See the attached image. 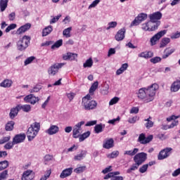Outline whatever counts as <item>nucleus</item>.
Returning a JSON list of instances; mask_svg holds the SVG:
<instances>
[{
	"instance_id": "obj_1",
	"label": "nucleus",
	"mask_w": 180,
	"mask_h": 180,
	"mask_svg": "<svg viewBox=\"0 0 180 180\" xmlns=\"http://www.w3.org/2000/svg\"><path fill=\"white\" fill-rule=\"evenodd\" d=\"M158 89H160V85L154 83L147 87L139 89L137 96L139 99H141L145 103H150V102H153L155 99V94Z\"/></svg>"
},
{
	"instance_id": "obj_2",
	"label": "nucleus",
	"mask_w": 180,
	"mask_h": 180,
	"mask_svg": "<svg viewBox=\"0 0 180 180\" xmlns=\"http://www.w3.org/2000/svg\"><path fill=\"white\" fill-rule=\"evenodd\" d=\"M39 131H40V123L34 122L32 124L27 131L28 141H32L39 134Z\"/></svg>"
},
{
	"instance_id": "obj_3",
	"label": "nucleus",
	"mask_w": 180,
	"mask_h": 180,
	"mask_svg": "<svg viewBox=\"0 0 180 180\" xmlns=\"http://www.w3.org/2000/svg\"><path fill=\"white\" fill-rule=\"evenodd\" d=\"M82 103L85 110H94L98 106V103L96 101L91 100V94L83 97Z\"/></svg>"
},
{
	"instance_id": "obj_4",
	"label": "nucleus",
	"mask_w": 180,
	"mask_h": 180,
	"mask_svg": "<svg viewBox=\"0 0 180 180\" xmlns=\"http://www.w3.org/2000/svg\"><path fill=\"white\" fill-rule=\"evenodd\" d=\"M29 44H30V37L25 35L18 41L17 49L19 51H25V49L29 47Z\"/></svg>"
},
{
	"instance_id": "obj_5",
	"label": "nucleus",
	"mask_w": 180,
	"mask_h": 180,
	"mask_svg": "<svg viewBox=\"0 0 180 180\" xmlns=\"http://www.w3.org/2000/svg\"><path fill=\"white\" fill-rule=\"evenodd\" d=\"M158 26H160V22L156 24L150 20L149 21L142 24L141 29L142 30H144V32H155V30L158 29Z\"/></svg>"
},
{
	"instance_id": "obj_6",
	"label": "nucleus",
	"mask_w": 180,
	"mask_h": 180,
	"mask_svg": "<svg viewBox=\"0 0 180 180\" xmlns=\"http://www.w3.org/2000/svg\"><path fill=\"white\" fill-rule=\"evenodd\" d=\"M85 124L84 121H81L76 124L72 130V137L73 139H78L81 134V131L82 130V128H81L82 126Z\"/></svg>"
},
{
	"instance_id": "obj_7",
	"label": "nucleus",
	"mask_w": 180,
	"mask_h": 180,
	"mask_svg": "<svg viewBox=\"0 0 180 180\" xmlns=\"http://www.w3.org/2000/svg\"><path fill=\"white\" fill-rule=\"evenodd\" d=\"M147 13H141L138 15L137 17L135 18L134 20H133L131 23V26H139L141 22H144V20H147Z\"/></svg>"
},
{
	"instance_id": "obj_8",
	"label": "nucleus",
	"mask_w": 180,
	"mask_h": 180,
	"mask_svg": "<svg viewBox=\"0 0 180 180\" xmlns=\"http://www.w3.org/2000/svg\"><path fill=\"white\" fill-rule=\"evenodd\" d=\"M162 18V13L160 11L153 13L152 14L149 15V19L153 23L157 25L159 22V25H161V19Z\"/></svg>"
},
{
	"instance_id": "obj_9",
	"label": "nucleus",
	"mask_w": 180,
	"mask_h": 180,
	"mask_svg": "<svg viewBox=\"0 0 180 180\" xmlns=\"http://www.w3.org/2000/svg\"><path fill=\"white\" fill-rule=\"evenodd\" d=\"M147 160V153L144 152L139 153L134 157V162H136V164L141 165L143 162H144Z\"/></svg>"
},
{
	"instance_id": "obj_10",
	"label": "nucleus",
	"mask_w": 180,
	"mask_h": 180,
	"mask_svg": "<svg viewBox=\"0 0 180 180\" xmlns=\"http://www.w3.org/2000/svg\"><path fill=\"white\" fill-rule=\"evenodd\" d=\"M165 34H167V30H162L155 34L150 40L151 46H155V44H157V41H158L162 36H165Z\"/></svg>"
},
{
	"instance_id": "obj_11",
	"label": "nucleus",
	"mask_w": 180,
	"mask_h": 180,
	"mask_svg": "<svg viewBox=\"0 0 180 180\" xmlns=\"http://www.w3.org/2000/svg\"><path fill=\"white\" fill-rule=\"evenodd\" d=\"M65 65V63H56L53 65H51L49 70L48 73L49 75H56L57 72H58V70L60 68H63Z\"/></svg>"
},
{
	"instance_id": "obj_12",
	"label": "nucleus",
	"mask_w": 180,
	"mask_h": 180,
	"mask_svg": "<svg viewBox=\"0 0 180 180\" xmlns=\"http://www.w3.org/2000/svg\"><path fill=\"white\" fill-rule=\"evenodd\" d=\"M171 151H172V148H166L162 150L158 156V160H165V158H168L169 155H171Z\"/></svg>"
},
{
	"instance_id": "obj_13",
	"label": "nucleus",
	"mask_w": 180,
	"mask_h": 180,
	"mask_svg": "<svg viewBox=\"0 0 180 180\" xmlns=\"http://www.w3.org/2000/svg\"><path fill=\"white\" fill-rule=\"evenodd\" d=\"M153 135H149L148 137H146L145 134H141L138 138V141L140 144H148V143L153 140Z\"/></svg>"
},
{
	"instance_id": "obj_14",
	"label": "nucleus",
	"mask_w": 180,
	"mask_h": 180,
	"mask_svg": "<svg viewBox=\"0 0 180 180\" xmlns=\"http://www.w3.org/2000/svg\"><path fill=\"white\" fill-rule=\"evenodd\" d=\"M25 140H26V134L25 133L16 134L13 138V141L15 145L20 144V143H23Z\"/></svg>"
},
{
	"instance_id": "obj_15",
	"label": "nucleus",
	"mask_w": 180,
	"mask_h": 180,
	"mask_svg": "<svg viewBox=\"0 0 180 180\" xmlns=\"http://www.w3.org/2000/svg\"><path fill=\"white\" fill-rule=\"evenodd\" d=\"M25 102L30 103L31 105H35L37 102H39V97H36L33 94H30L24 98Z\"/></svg>"
},
{
	"instance_id": "obj_16",
	"label": "nucleus",
	"mask_w": 180,
	"mask_h": 180,
	"mask_svg": "<svg viewBox=\"0 0 180 180\" xmlns=\"http://www.w3.org/2000/svg\"><path fill=\"white\" fill-rule=\"evenodd\" d=\"M34 179V172L28 169L22 173V180H33Z\"/></svg>"
},
{
	"instance_id": "obj_17",
	"label": "nucleus",
	"mask_w": 180,
	"mask_h": 180,
	"mask_svg": "<svg viewBox=\"0 0 180 180\" xmlns=\"http://www.w3.org/2000/svg\"><path fill=\"white\" fill-rule=\"evenodd\" d=\"M32 27L31 23H26L24 25H22L20 27H19L16 31V34H23V33H25V32H27L29 29Z\"/></svg>"
},
{
	"instance_id": "obj_18",
	"label": "nucleus",
	"mask_w": 180,
	"mask_h": 180,
	"mask_svg": "<svg viewBox=\"0 0 180 180\" xmlns=\"http://www.w3.org/2000/svg\"><path fill=\"white\" fill-rule=\"evenodd\" d=\"M179 116L176 115H172L167 118V122H172V120H174L172 124L169 126L170 129H174V127H176L177 124H179V122L178 120H176V119H179Z\"/></svg>"
},
{
	"instance_id": "obj_19",
	"label": "nucleus",
	"mask_w": 180,
	"mask_h": 180,
	"mask_svg": "<svg viewBox=\"0 0 180 180\" xmlns=\"http://www.w3.org/2000/svg\"><path fill=\"white\" fill-rule=\"evenodd\" d=\"M60 131V128L57 125H51L50 127L45 131L49 136L57 134Z\"/></svg>"
},
{
	"instance_id": "obj_20",
	"label": "nucleus",
	"mask_w": 180,
	"mask_h": 180,
	"mask_svg": "<svg viewBox=\"0 0 180 180\" xmlns=\"http://www.w3.org/2000/svg\"><path fill=\"white\" fill-rule=\"evenodd\" d=\"M126 33V28L120 29L115 35V40L117 41H122L124 39V34Z\"/></svg>"
},
{
	"instance_id": "obj_21",
	"label": "nucleus",
	"mask_w": 180,
	"mask_h": 180,
	"mask_svg": "<svg viewBox=\"0 0 180 180\" xmlns=\"http://www.w3.org/2000/svg\"><path fill=\"white\" fill-rule=\"evenodd\" d=\"M114 143H115V141H113V139H109L105 140L103 142V148H106L107 150H109L113 148V146H115Z\"/></svg>"
},
{
	"instance_id": "obj_22",
	"label": "nucleus",
	"mask_w": 180,
	"mask_h": 180,
	"mask_svg": "<svg viewBox=\"0 0 180 180\" xmlns=\"http://www.w3.org/2000/svg\"><path fill=\"white\" fill-rule=\"evenodd\" d=\"M19 105L15 106V108H13L11 109L9 117L11 119H15L18 116V114L20 111Z\"/></svg>"
},
{
	"instance_id": "obj_23",
	"label": "nucleus",
	"mask_w": 180,
	"mask_h": 180,
	"mask_svg": "<svg viewBox=\"0 0 180 180\" xmlns=\"http://www.w3.org/2000/svg\"><path fill=\"white\" fill-rule=\"evenodd\" d=\"M71 174H72V167L65 169L61 172L60 175V178H62V179H64V178H67V176H70Z\"/></svg>"
},
{
	"instance_id": "obj_24",
	"label": "nucleus",
	"mask_w": 180,
	"mask_h": 180,
	"mask_svg": "<svg viewBox=\"0 0 180 180\" xmlns=\"http://www.w3.org/2000/svg\"><path fill=\"white\" fill-rule=\"evenodd\" d=\"M143 122H145L144 126L146 129H151V127H154V122H153V117H151V116L143 120Z\"/></svg>"
},
{
	"instance_id": "obj_25",
	"label": "nucleus",
	"mask_w": 180,
	"mask_h": 180,
	"mask_svg": "<svg viewBox=\"0 0 180 180\" xmlns=\"http://www.w3.org/2000/svg\"><path fill=\"white\" fill-rule=\"evenodd\" d=\"M153 56H154V53L152 51H145L138 54V57L140 58H151Z\"/></svg>"
},
{
	"instance_id": "obj_26",
	"label": "nucleus",
	"mask_w": 180,
	"mask_h": 180,
	"mask_svg": "<svg viewBox=\"0 0 180 180\" xmlns=\"http://www.w3.org/2000/svg\"><path fill=\"white\" fill-rule=\"evenodd\" d=\"M12 84H13V82H12L11 79H6L0 83V86L1 88H11V86H12Z\"/></svg>"
},
{
	"instance_id": "obj_27",
	"label": "nucleus",
	"mask_w": 180,
	"mask_h": 180,
	"mask_svg": "<svg viewBox=\"0 0 180 180\" xmlns=\"http://www.w3.org/2000/svg\"><path fill=\"white\" fill-rule=\"evenodd\" d=\"M180 89V80L175 81L171 86L172 92H178Z\"/></svg>"
},
{
	"instance_id": "obj_28",
	"label": "nucleus",
	"mask_w": 180,
	"mask_h": 180,
	"mask_svg": "<svg viewBox=\"0 0 180 180\" xmlns=\"http://www.w3.org/2000/svg\"><path fill=\"white\" fill-rule=\"evenodd\" d=\"M103 129H105V124H98L94 127V131L96 134H99V133L103 131Z\"/></svg>"
},
{
	"instance_id": "obj_29",
	"label": "nucleus",
	"mask_w": 180,
	"mask_h": 180,
	"mask_svg": "<svg viewBox=\"0 0 180 180\" xmlns=\"http://www.w3.org/2000/svg\"><path fill=\"white\" fill-rule=\"evenodd\" d=\"M86 150H82L81 153L75 156L74 160L75 161H81V160H84L85 157H86Z\"/></svg>"
},
{
	"instance_id": "obj_30",
	"label": "nucleus",
	"mask_w": 180,
	"mask_h": 180,
	"mask_svg": "<svg viewBox=\"0 0 180 180\" xmlns=\"http://www.w3.org/2000/svg\"><path fill=\"white\" fill-rule=\"evenodd\" d=\"M127 68H129V64H122V66L116 71V75H121V74L124 72Z\"/></svg>"
},
{
	"instance_id": "obj_31",
	"label": "nucleus",
	"mask_w": 180,
	"mask_h": 180,
	"mask_svg": "<svg viewBox=\"0 0 180 180\" xmlns=\"http://www.w3.org/2000/svg\"><path fill=\"white\" fill-rule=\"evenodd\" d=\"M18 108H20V110H22L26 113H29V112L32 110V106H30V105L28 104L18 105Z\"/></svg>"
},
{
	"instance_id": "obj_32",
	"label": "nucleus",
	"mask_w": 180,
	"mask_h": 180,
	"mask_svg": "<svg viewBox=\"0 0 180 180\" xmlns=\"http://www.w3.org/2000/svg\"><path fill=\"white\" fill-rule=\"evenodd\" d=\"M53 32V26L49 25L48 27H46L43 30H42V36L43 37L46 36H49L50 33Z\"/></svg>"
},
{
	"instance_id": "obj_33",
	"label": "nucleus",
	"mask_w": 180,
	"mask_h": 180,
	"mask_svg": "<svg viewBox=\"0 0 180 180\" xmlns=\"http://www.w3.org/2000/svg\"><path fill=\"white\" fill-rule=\"evenodd\" d=\"M8 2H9V0H0L1 12H4L6 8H8Z\"/></svg>"
},
{
	"instance_id": "obj_34",
	"label": "nucleus",
	"mask_w": 180,
	"mask_h": 180,
	"mask_svg": "<svg viewBox=\"0 0 180 180\" xmlns=\"http://www.w3.org/2000/svg\"><path fill=\"white\" fill-rule=\"evenodd\" d=\"M174 51H175V49H166L164 51V54L162 55V58L165 59V58H168V57H169V56H171V54H172V53H174Z\"/></svg>"
},
{
	"instance_id": "obj_35",
	"label": "nucleus",
	"mask_w": 180,
	"mask_h": 180,
	"mask_svg": "<svg viewBox=\"0 0 180 180\" xmlns=\"http://www.w3.org/2000/svg\"><path fill=\"white\" fill-rule=\"evenodd\" d=\"M139 167H140V165H138L137 162L134 163L130 168H129L127 170V174H131V172H133V171H136L137 169H139Z\"/></svg>"
},
{
	"instance_id": "obj_36",
	"label": "nucleus",
	"mask_w": 180,
	"mask_h": 180,
	"mask_svg": "<svg viewBox=\"0 0 180 180\" xmlns=\"http://www.w3.org/2000/svg\"><path fill=\"white\" fill-rule=\"evenodd\" d=\"M92 65H94V60H92V58L87 59L83 64L84 68H91Z\"/></svg>"
},
{
	"instance_id": "obj_37",
	"label": "nucleus",
	"mask_w": 180,
	"mask_h": 180,
	"mask_svg": "<svg viewBox=\"0 0 180 180\" xmlns=\"http://www.w3.org/2000/svg\"><path fill=\"white\" fill-rule=\"evenodd\" d=\"M41 89V85L36 84L35 86H33V88L29 90V92L30 94H35V93L39 92Z\"/></svg>"
},
{
	"instance_id": "obj_38",
	"label": "nucleus",
	"mask_w": 180,
	"mask_h": 180,
	"mask_svg": "<svg viewBox=\"0 0 180 180\" xmlns=\"http://www.w3.org/2000/svg\"><path fill=\"white\" fill-rule=\"evenodd\" d=\"M13 126H15V122L13 121L8 122L5 127L6 131H12V130H13Z\"/></svg>"
},
{
	"instance_id": "obj_39",
	"label": "nucleus",
	"mask_w": 180,
	"mask_h": 180,
	"mask_svg": "<svg viewBox=\"0 0 180 180\" xmlns=\"http://www.w3.org/2000/svg\"><path fill=\"white\" fill-rule=\"evenodd\" d=\"M139 153V148H135L133 150H127L124 153V155H130L133 157V155H136V153Z\"/></svg>"
},
{
	"instance_id": "obj_40",
	"label": "nucleus",
	"mask_w": 180,
	"mask_h": 180,
	"mask_svg": "<svg viewBox=\"0 0 180 180\" xmlns=\"http://www.w3.org/2000/svg\"><path fill=\"white\" fill-rule=\"evenodd\" d=\"M63 46V39L58 40L55 44H53L51 49L52 50H56V49H60Z\"/></svg>"
},
{
	"instance_id": "obj_41",
	"label": "nucleus",
	"mask_w": 180,
	"mask_h": 180,
	"mask_svg": "<svg viewBox=\"0 0 180 180\" xmlns=\"http://www.w3.org/2000/svg\"><path fill=\"white\" fill-rule=\"evenodd\" d=\"M91 136V131H88L86 132H84L82 135L79 136V141L82 142L84 141L86 139H88Z\"/></svg>"
},
{
	"instance_id": "obj_42",
	"label": "nucleus",
	"mask_w": 180,
	"mask_h": 180,
	"mask_svg": "<svg viewBox=\"0 0 180 180\" xmlns=\"http://www.w3.org/2000/svg\"><path fill=\"white\" fill-rule=\"evenodd\" d=\"M8 167H9V162L7 160L0 162V171H4V169H6Z\"/></svg>"
},
{
	"instance_id": "obj_43",
	"label": "nucleus",
	"mask_w": 180,
	"mask_h": 180,
	"mask_svg": "<svg viewBox=\"0 0 180 180\" xmlns=\"http://www.w3.org/2000/svg\"><path fill=\"white\" fill-rule=\"evenodd\" d=\"M98 85L99 83L98 82H95L89 89V94H94L96 91V89H98Z\"/></svg>"
},
{
	"instance_id": "obj_44",
	"label": "nucleus",
	"mask_w": 180,
	"mask_h": 180,
	"mask_svg": "<svg viewBox=\"0 0 180 180\" xmlns=\"http://www.w3.org/2000/svg\"><path fill=\"white\" fill-rule=\"evenodd\" d=\"M117 26V22L116 21H111L108 23L106 30H110V29H115Z\"/></svg>"
},
{
	"instance_id": "obj_45",
	"label": "nucleus",
	"mask_w": 180,
	"mask_h": 180,
	"mask_svg": "<svg viewBox=\"0 0 180 180\" xmlns=\"http://www.w3.org/2000/svg\"><path fill=\"white\" fill-rule=\"evenodd\" d=\"M71 30H72V27H71L65 29L63 32V36H65L66 37H71Z\"/></svg>"
},
{
	"instance_id": "obj_46",
	"label": "nucleus",
	"mask_w": 180,
	"mask_h": 180,
	"mask_svg": "<svg viewBox=\"0 0 180 180\" xmlns=\"http://www.w3.org/2000/svg\"><path fill=\"white\" fill-rule=\"evenodd\" d=\"M169 41H171V39L169 38H163L160 43V47H165V46H167L169 43Z\"/></svg>"
},
{
	"instance_id": "obj_47",
	"label": "nucleus",
	"mask_w": 180,
	"mask_h": 180,
	"mask_svg": "<svg viewBox=\"0 0 180 180\" xmlns=\"http://www.w3.org/2000/svg\"><path fill=\"white\" fill-rule=\"evenodd\" d=\"M115 175H120V172H110L104 176V179H109V178H111L113 176H117Z\"/></svg>"
},
{
	"instance_id": "obj_48",
	"label": "nucleus",
	"mask_w": 180,
	"mask_h": 180,
	"mask_svg": "<svg viewBox=\"0 0 180 180\" xmlns=\"http://www.w3.org/2000/svg\"><path fill=\"white\" fill-rule=\"evenodd\" d=\"M14 146H16V144L14 143L13 141H12V142H8L4 146V148H5V150H12V148H13Z\"/></svg>"
},
{
	"instance_id": "obj_49",
	"label": "nucleus",
	"mask_w": 180,
	"mask_h": 180,
	"mask_svg": "<svg viewBox=\"0 0 180 180\" xmlns=\"http://www.w3.org/2000/svg\"><path fill=\"white\" fill-rule=\"evenodd\" d=\"M119 156V150H115L107 155L108 158H117Z\"/></svg>"
},
{
	"instance_id": "obj_50",
	"label": "nucleus",
	"mask_w": 180,
	"mask_h": 180,
	"mask_svg": "<svg viewBox=\"0 0 180 180\" xmlns=\"http://www.w3.org/2000/svg\"><path fill=\"white\" fill-rule=\"evenodd\" d=\"M85 169H86V167L82 166V167H79L75 169L74 172L76 174H81V173L84 172V171H85Z\"/></svg>"
},
{
	"instance_id": "obj_51",
	"label": "nucleus",
	"mask_w": 180,
	"mask_h": 180,
	"mask_svg": "<svg viewBox=\"0 0 180 180\" xmlns=\"http://www.w3.org/2000/svg\"><path fill=\"white\" fill-rule=\"evenodd\" d=\"M139 117L137 116H134L132 117H129L128 119V123H130L131 124H134V123H136V122H137L138 120H139Z\"/></svg>"
},
{
	"instance_id": "obj_52",
	"label": "nucleus",
	"mask_w": 180,
	"mask_h": 180,
	"mask_svg": "<svg viewBox=\"0 0 180 180\" xmlns=\"http://www.w3.org/2000/svg\"><path fill=\"white\" fill-rule=\"evenodd\" d=\"M119 101H120V98L119 97L112 98L109 102L110 106H112L113 105H116V103H117V102H119Z\"/></svg>"
},
{
	"instance_id": "obj_53",
	"label": "nucleus",
	"mask_w": 180,
	"mask_h": 180,
	"mask_svg": "<svg viewBox=\"0 0 180 180\" xmlns=\"http://www.w3.org/2000/svg\"><path fill=\"white\" fill-rule=\"evenodd\" d=\"M10 140L11 136H4L0 139V144H5V143H8Z\"/></svg>"
},
{
	"instance_id": "obj_54",
	"label": "nucleus",
	"mask_w": 180,
	"mask_h": 180,
	"mask_svg": "<svg viewBox=\"0 0 180 180\" xmlns=\"http://www.w3.org/2000/svg\"><path fill=\"white\" fill-rule=\"evenodd\" d=\"M61 14H59L58 15H56L53 17L51 20H50V24L53 25V23H56V22H58L60 20V18H61Z\"/></svg>"
},
{
	"instance_id": "obj_55",
	"label": "nucleus",
	"mask_w": 180,
	"mask_h": 180,
	"mask_svg": "<svg viewBox=\"0 0 180 180\" xmlns=\"http://www.w3.org/2000/svg\"><path fill=\"white\" fill-rule=\"evenodd\" d=\"M119 122H120V117H117V118L110 120H108V123H109V124H116V123Z\"/></svg>"
},
{
	"instance_id": "obj_56",
	"label": "nucleus",
	"mask_w": 180,
	"mask_h": 180,
	"mask_svg": "<svg viewBox=\"0 0 180 180\" xmlns=\"http://www.w3.org/2000/svg\"><path fill=\"white\" fill-rule=\"evenodd\" d=\"M101 2V0H94L89 6V9H92V8H96V6Z\"/></svg>"
},
{
	"instance_id": "obj_57",
	"label": "nucleus",
	"mask_w": 180,
	"mask_h": 180,
	"mask_svg": "<svg viewBox=\"0 0 180 180\" xmlns=\"http://www.w3.org/2000/svg\"><path fill=\"white\" fill-rule=\"evenodd\" d=\"M34 56L27 58L24 62L25 65H29V64H31V63L34 60Z\"/></svg>"
},
{
	"instance_id": "obj_58",
	"label": "nucleus",
	"mask_w": 180,
	"mask_h": 180,
	"mask_svg": "<svg viewBox=\"0 0 180 180\" xmlns=\"http://www.w3.org/2000/svg\"><path fill=\"white\" fill-rule=\"evenodd\" d=\"M50 175H51V170H47L46 174L43 176L40 180H47L49 178H50Z\"/></svg>"
},
{
	"instance_id": "obj_59",
	"label": "nucleus",
	"mask_w": 180,
	"mask_h": 180,
	"mask_svg": "<svg viewBox=\"0 0 180 180\" xmlns=\"http://www.w3.org/2000/svg\"><path fill=\"white\" fill-rule=\"evenodd\" d=\"M16 24H11L6 29V33H9L10 30H13V29H16Z\"/></svg>"
},
{
	"instance_id": "obj_60",
	"label": "nucleus",
	"mask_w": 180,
	"mask_h": 180,
	"mask_svg": "<svg viewBox=\"0 0 180 180\" xmlns=\"http://www.w3.org/2000/svg\"><path fill=\"white\" fill-rule=\"evenodd\" d=\"M53 155H46L44 157V162L45 164H47V162H49V161H53Z\"/></svg>"
},
{
	"instance_id": "obj_61",
	"label": "nucleus",
	"mask_w": 180,
	"mask_h": 180,
	"mask_svg": "<svg viewBox=\"0 0 180 180\" xmlns=\"http://www.w3.org/2000/svg\"><path fill=\"white\" fill-rule=\"evenodd\" d=\"M148 169V165H143L140 169H139V172L141 174H144Z\"/></svg>"
},
{
	"instance_id": "obj_62",
	"label": "nucleus",
	"mask_w": 180,
	"mask_h": 180,
	"mask_svg": "<svg viewBox=\"0 0 180 180\" xmlns=\"http://www.w3.org/2000/svg\"><path fill=\"white\" fill-rule=\"evenodd\" d=\"M160 61H161V58L158 56L150 59V63H153V64H157V63H160Z\"/></svg>"
},
{
	"instance_id": "obj_63",
	"label": "nucleus",
	"mask_w": 180,
	"mask_h": 180,
	"mask_svg": "<svg viewBox=\"0 0 180 180\" xmlns=\"http://www.w3.org/2000/svg\"><path fill=\"white\" fill-rule=\"evenodd\" d=\"M7 175H8V170H4L3 172L0 174V180L5 179Z\"/></svg>"
},
{
	"instance_id": "obj_64",
	"label": "nucleus",
	"mask_w": 180,
	"mask_h": 180,
	"mask_svg": "<svg viewBox=\"0 0 180 180\" xmlns=\"http://www.w3.org/2000/svg\"><path fill=\"white\" fill-rule=\"evenodd\" d=\"M77 57H78V55L77 53H72L69 52V60H70L71 61L75 60Z\"/></svg>"
}]
</instances>
